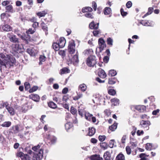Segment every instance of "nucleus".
<instances>
[{
  "label": "nucleus",
  "instance_id": "1a4fd4ad",
  "mask_svg": "<svg viewBox=\"0 0 160 160\" xmlns=\"http://www.w3.org/2000/svg\"><path fill=\"white\" fill-rule=\"evenodd\" d=\"M12 28L10 25L7 24L1 25L0 26V30L1 31L9 32L12 31Z\"/></svg>",
  "mask_w": 160,
  "mask_h": 160
},
{
  "label": "nucleus",
  "instance_id": "0e129e2a",
  "mask_svg": "<svg viewBox=\"0 0 160 160\" xmlns=\"http://www.w3.org/2000/svg\"><path fill=\"white\" fill-rule=\"evenodd\" d=\"M39 26V23L37 22L35 23H33L32 24V26L33 28L34 29H36V28Z\"/></svg>",
  "mask_w": 160,
  "mask_h": 160
},
{
  "label": "nucleus",
  "instance_id": "f8f14e48",
  "mask_svg": "<svg viewBox=\"0 0 160 160\" xmlns=\"http://www.w3.org/2000/svg\"><path fill=\"white\" fill-rule=\"evenodd\" d=\"M72 62L74 65H76L79 62L78 54L77 52L75 55H74L71 59Z\"/></svg>",
  "mask_w": 160,
  "mask_h": 160
},
{
  "label": "nucleus",
  "instance_id": "bf43d9fd",
  "mask_svg": "<svg viewBox=\"0 0 160 160\" xmlns=\"http://www.w3.org/2000/svg\"><path fill=\"white\" fill-rule=\"evenodd\" d=\"M25 89V90H28L30 88V85L28 82H25L24 83Z\"/></svg>",
  "mask_w": 160,
  "mask_h": 160
},
{
  "label": "nucleus",
  "instance_id": "39448f33",
  "mask_svg": "<svg viewBox=\"0 0 160 160\" xmlns=\"http://www.w3.org/2000/svg\"><path fill=\"white\" fill-rule=\"evenodd\" d=\"M151 124L150 122L148 120H142L140 122V125L147 130H149V126Z\"/></svg>",
  "mask_w": 160,
  "mask_h": 160
},
{
  "label": "nucleus",
  "instance_id": "a18cd8bd",
  "mask_svg": "<svg viewBox=\"0 0 160 160\" xmlns=\"http://www.w3.org/2000/svg\"><path fill=\"white\" fill-rule=\"evenodd\" d=\"M14 129V133H17L19 131V126L18 125H16L13 127Z\"/></svg>",
  "mask_w": 160,
  "mask_h": 160
},
{
  "label": "nucleus",
  "instance_id": "4be33fe9",
  "mask_svg": "<svg viewBox=\"0 0 160 160\" xmlns=\"http://www.w3.org/2000/svg\"><path fill=\"white\" fill-rule=\"evenodd\" d=\"M6 12H14L13 7L11 5H9L6 7Z\"/></svg>",
  "mask_w": 160,
  "mask_h": 160
},
{
  "label": "nucleus",
  "instance_id": "412c9836",
  "mask_svg": "<svg viewBox=\"0 0 160 160\" xmlns=\"http://www.w3.org/2000/svg\"><path fill=\"white\" fill-rule=\"evenodd\" d=\"M112 10L110 8L106 7L104 9L103 12L105 15H108L111 13Z\"/></svg>",
  "mask_w": 160,
  "mask_h": 160
},
{
  "label": "nucleus",
  "instance_id": "8fccbe9b",
  "mask_svg": "<svg viewBox=\"0 0 160 160\" xmlns=\"http://www.w3.org/2000/svg\"><path fill=\"white\" fill-rule=\"evenodd\" d=\"M27 52L31 56H34L35 55V53L33 52V50L31 49H27Z\"/></svg>",
  "mask_w": 160,
  "mask_h": 160
},
{
  "label": "nucleus",
  "instance_id": "79ce46f5",
  "mask_svg": "<svg viewBox=\"0 0 160 160\" xmlns=\"http://www.w3.org/2000/svg\"><path fill=\"white\" fill-rule=\"evenodd\" d=\"M107 76V74L104 70H101V78H104Z\"/></svg>",
  "mask_w": 160,
  "mask_h": 160
},
{
  "label": "nucleus",
  "instance_id": "2eb2a0df",
  "mask_svg": "<svg viewBox=\"0 0 160 160\" xmlns=\"http://www.w3.org/2000/svg\"><path fill=\"white\" fill-rule=\"evenodd\" d=\"M135 109L140 112H143L146 110V107L144 105H138L135 107Z\"/></svg>",
  "mask_w": 160,
  "mask_h": 160
},
{
  "label": "nucleus",
  "instance_id": "c03bdc74",
  "mask_svg": "<svg viewBox=\"0 0 160 160\" xmlns=\"http://www.w3.org/2000/svg\"><path fill=\"white\" fill-rule=\"evenodd\" d=\"M146 149L148 150H152V144L151 143H147L146 145Z\"/></svg>",
  "mask_w": 160,
  "mask_h": 160
},
{
  "label": "nucleus",
  "instance_id": "bb28decb",
  "mask_svg": "<svg viewBox=\"0 0 160 160\" xmlns=\"http://www.w3.org/2000/svg\"><path fill=\"white\" fill-rule=\"evenodd\" d=\"M47 138L51 142L52 144L56 142L57 140V138L53 136L50 137L49 135L48 136Z\"/></svg>",
  "mask_w": 160,
  "mask_h": 160
},
{
  "label": "nucleus",
  "instance_id": "f257e3e1",
  "mask_svg": "<svg viewBox=\"0 0 160 160\" xmlns=\"http://www.w3.org/2000/svg\"><path fill=\"white\" fill-rule=\"evenodd\" d=\"M15 62V58L11 55H7L5 61H3L0 59V65L4 66L6 68H10L13 67Z\"/></svg>",
  "mask_w": 160,
  "mask_h": 160
},
{
  "label": "nucleus",
  "instance_id": "4d7b16f0",
  "mask_svg": "<svg viewBox=\"0 0 160 160\" xmlns=\"http://www.w3.org/2000/svg\"><path fill=\"white\" fill-rule=\"evenodd\" d=\"M120 12L122 15L123 17L126 16L127 14V12H124L122 8L121 9Z\"/></svg>",
  "mask_w": 160,
  "mask_h": 160
},
{
  "label": "nucleus",
  "instance_id": "cd10ccee",
  "mask_svg": "<svg viewBox=\"0 0 160 160\" xmlns=\"http://www.w3.org/2000/svg\"><path fill=\"white\" fill-rule=\"evenodd\" d=\"M117 80L116 78H111L108 79V83L110 84H115Z\"/></svg>",
  "mask_w": 160,
  "mask_h": 160
},
{
  "label": "nucleus",
  "instance_id": "9d476101",
  "mask_svg": "<svg viewBox=\"0 0 160 160\" xmlns=\"http://www.w3.org/2000/svg\"><path fill=\"white\" fill-rule=\"evenodd\" d=\"M85 117V118L89 121H91L92 120V122L93 123H95L96 122V118L93 117L92 114L88 112L86 113Z\"/></svg>",
  "mask_w": 160,
  "mask_h": 160
},
{
  "label": "nucleus",
  "instance_id": "6ab92c4d",
  "mask_svg": "<svg viewBox=\"0 0 160 160\" xmlns=\"http://www.w3.org/2000/svg\"><path fill=\"white\" fill-rule=\"evenodd\" d=\"M85 55H90L92 54L93 51L91 49H88L84 50L83 52Z\"/></svg>",
  "mask_w": 160,
  "mask_h": 160
},
{
  "label": "nucleus",
  "instance_id": "5701e85b",
  "mask_svg": "<svg viewBox=\"0 0 160 160\" xmlns=\"http://www.w3.org/2000/svg\"><path fill=\"white\" fill-rule=\"evenodd\" d=\"M95 132V129L93 128L92 127L91 128H89L88 129V135L90 136H92L93 135Z\"/></svg>",
  "mask_w": 160,
  "mask_h": 160
},
{
  "label": "nucleus",
  "instance_id": "a211bd4d",
  "mask_svg": "<svg viewBox=\"0 0 160 160\" xmlns=\"http://www.w3.org/2000/svg\"><path fill=\"white\" fill-rule=\"evenodd\" d=\"M41 26L42 29H43V31L45 32L46 35H47L48 34V28L47 25L45 23H44L43 22H42L41 24Z\"/></svg>",
  "mask_w": 160,
  "mask_h": 160
},
{
  "label": "nucleus",
  "instance_id": "3c124183",
  "mask_svg": "<svg viewBox=\"0 0 160 160\" xmlns=\"http://www.w3.org/2000/svg\"><path fill=\"white\" fill-rule=\"evenodd\" d=\"M126 150L127 154L130 155L131 153V149L129 146H127L126 147Z\"/></svg>",
  "mask_w": 160,
  "mask_h": 160
},
{
  "label": "nucleus",
  "instance_id": "37998d69",
  "mask_svg": "<svg viewBox=\"0 0 160 160\" xmlns=\"http://www.w3.org/2000/svg\"><path fill=\"white\" fill-rule=\"evenodd\" d=\"M140 23L143 26H148L149 21L148 20H142L141 21Z\"/></svg>",
  "mask_w": 160,
  "mask_h": 160
},
{
  "label": "nucleus",
  "instance_id": "5fc2aeb1",
  "mask_svg": "<svg viewBox=\"0 0 160 160\" xmlns=\"http://www.w3.org/2000/svg\"><path fill=\"white\" fill-rule=\"evenodd\" d=\"M36 29H33L32 28H29L28 31H27V33L28 34H32L33 33L36 31Z\"/></svg>",
  "mask_w": 160,
  "mask_h": 160
},
{
  "label": "nucleus",
  "instance_id": "f3484780",
  "mask_svg": "<svg viewBox=\"0 0 160 160\" xmlns=\"http://www.w3.org/2000/svg\"><path fill=\"white\" fill-rule=\"evenodd\" d=\"M99 25V23H98L96 24H95L94 22H92L90 23L89 27L91 29H96L98 28Z\"/></svg>",
  "mask_w": 160,
  "mask_h": 160
},
{
  "label": "nucleus",
  "instance_id": "680f3d73",
  "mask_svg": "<svg viewBox=\"0 0 160 160\" xmlns=\"http://www.w3.org/2000/svg\"><path fill=\"white\" fill-rule=\"evenodd\" d=\"M78 112L79 114L81 116H82L83 115V109H81L80 108V107H79L78 108Z\"/></svg>",
  "mask_w": 160,
  "mask_h": 160
},
{
  "label": "nucleus",
  "instance_id": "a878e982",
  "mask_svg": "<svg viewBox=\"0 0 160 160\" xmlns=\"http://www.w3.org/2000/svg\"><path fill=\"white\" fill-rule=\"evenodd\" d=\"M153 8L152 7L149 8L148 10V12L146 13L143 17V18H144L147 16L151 14L153 12Z\"/></svg>",
  "mask_w": 160,
  "mask_h": 160
},
{
  "label": "nucleus",
  "instance_id": "a19ab883",
  "mask_svg": "<svg viewBox=\"0 0 160 160\" xmlns=\"http://www.w3.org/2000/svg\"><path fill=\"white\" fill-rule=\"evenodd\" d=\"M72 126V124L70 122L67 123L65 125V129L67 131L70 129Z\"/></svg>",
  "mask_w": 160,
  "mask_h": 160
},
{
  "label": "nucleus",
  "instance_id": "c756f323",
  "mask_svg": "<svg viewBox=\"0 0 160 160\" xmlns=\"http://www.w3.org/2000/svg\"><path fill=\"white\" fill-rule=\"evenodd\" d=\"M92 10V8L90 7H86L82 9V12H91Z\"/></svg>",
  "mask_w": 160,
  "mask_h": 160
},
{
  "label": "nucleus",
  "instance_id": "de8ad7c7",
  "mask_svg": "<svg viewBox=\"0 0 160 160\" xmlns=\"http://www.w3.org/2000/svg\"><path fill=\"white\" fill-rule=\"evenodd\" d=\"M24 155L25 154L22 152H18L16 154V155L17 157H20L22 159H23V157Z\"/></svg>",
  "mask_w": 160,
  "mask_h": 160
},
{
  "label": "nucleus",
  "instance_id": "393cba45",
  "mask_svg": "<svg viewBox=\"0 0 160 160\" xmlns=\"http://www.w3.org/2000/svg\"><path fill=\"white\" fill-rule=\"evenodd\" d=\"M119 100L117 98H113L111 100V102L114 106H117L119 104Z\"/></svg>",
  "mask_w": 160,
  "mask_h": 160
},
{
  "label": "nucleus",
  "instance_id": "13d9d810",
  "mask_svg": "<svg viewBox=\"0 0 160 160\" xmlns=\"http://www.w3.org/2000/svg\"><path fill=\"white\" fill-rule=\"evenodd\" d=\"M114 140L113 139L110 140L109 143V146L110 148H112L114 144Z\"/></svg>",
  "mask_w": 160,
  "mask_h": 160
},
{
  "label": "nucleus",
  "instance_id": "aec40b11",
  "mask_svg": "<svg viewBox=\"0 0 160 160\" xmlns=\"http://www.w3.org/2000/svg\"><path fill=\"white\" fill-rule=\"evenodd\" d=\"M116 160H125L124 155L122 153L118 154L116 158Z\"/></svg>",
  "mask_w": 160,
  "mask_h": 160
},
{
  "label": "nucleus",
  "instance_id": "423d86ee",
  "mask_svg": "<svg viewBox=\"0 0 160 160\" xmlns=\"http://www.w3.org/2000/svg\"><path fill=\"white\" fill-rule=\"evenodd\" d=\"M43 154L42 150L38 153H34L32 157V160H41L43 157Z\"/></svg>",
  "mask_w": 160,
  "mask_h": 160
},
{
  "label": "nucleus",
  "instance_id": "49530a36",
  "mask_svg": "<svg viewBox=\"0 0 160 160\" xmlns=\"http://www.w3.org/2000/svg\"><path fill=\"white\" fill-rule=\"evenodd\" d=\"M58 54L61 55L62 58H63L65 56V51L64 50H61L58 52Z\"/></svg>",
  "mask_w": 160,
  "mask_h": 160
},
{
  "label": "nucleus",
  "instance_id": "0eeeda50",
  "mask_svg": "<svg viewBox=\"0 0 160 160\" xmlns=\"http://www.w3.org/2000/svg\"><path fill=\"white\" fill-rule=\"evenodd\" d=\"M43 154L42 150L38 153H34L32 157V160H41L43 157Z\"/></svg>",
  "mask_w": 160,
  "mask_h": 160
},
{
  "label": "nucleus",
  "instance_id": "09e8293b",
  "mask_svg": "<svg viewBox=\"0 0 160 160\" xmlns=\"http://www.w3.org/2000/svg\"><path fill=\"white\" fill-rule=\"evenodd\" d=\"M108 93L110 95L113 96L116 94V92L114 89H110L108 90Z\"/></svg>",
  "mask_w": 160,
  "mask_h": 160
},
{
  "label": "nucleus",
  "instance_id": "c9c22d12",
  "mask_svg": "<svg viewBox=\"0 0 160 160\" xmlns=\"http://www.w3.org/2000/svg\"><path fill=\"white\" fill-rule=\"evenodd\" d=\"M48 106L52 108H55L57 107V105L52 102H50L48 103Z\"/></svg>",
  "mask_w": 160,
  "mask_h": 160
},
{
  "label": "nucleus",
  "instance_id": "e2e57ef3",
  "mask_svg": "<svg viewBox=\"0 0 160 160\" xmlns=\"http://www.w3.org/2000/svg\"><path fill=\"white\" fill-rule=\"evenodd\" d=\"M105 114L108 116H109L111 114L110 110L109 109H106L104 111Z\"/></svg>",
  "mask_w": 160,
  "mask_h": 160
},
{
  "label": "nucleus",
  "instance_id": "e433bc0d",
  "mask_svg": "<svg viewBox=\"0 0 160 160\" xmlns=\"http://www.w3.org/2000/svg\"><path fill=\"white\" fill-rule=\"evenodd\" d=\"M101 51L103 50V48L104 47H106V45L105 44V42L103 40V39L101 38Z\"/></svg>",
  "mask_w": 160,
  "mask_h": 160
},
{
  "label": "nucleus",
  "instance_id": "dca6fc26",
  "mask_svg": "<svg viewBox=\"0 0 160 160\" xmlns=\"http://www.w3.org/2000/svg\"><path fill=\"white\" fill-rule=\"evenodd\" d=\"M111 154L108 151L106 152L103 155V158L105 160H113V158H111Z\"/></svg>",
  "mask_w": 160,
  "mask_h": 160
},
{
  "label": "nucleus",
  "instance_id": "864d4df0",
  "mask_svg": "<svg viewBox=\"0 0 160 160\" xmlns=\"http://www.w3.org/2000/svg\"><path fill=\"white\" fill-rule=\"evenodd\" d=\"M38 87L36 86H33L31 89H30L29 90V92L30 93L32 92L35 91L38 89Z\"/></svg>",
  "mask_w": 160,
  "mask_h": 160
},
{
  "label": "nucleus",
  "instance_id": "20e7f679",
  "mask_svg": "<svg viewBox=\"0 0 160 160\" xmlns=\"http://www.w3.org/2000/svg\"><path fill=\"white\" fill-rule=\"evenodd\" d=\"M7 37L9 39V41L13 43H18V39L16 36L12 33H8L7 34Z\"/></svg>",
  "mask_w": 160,
  "mask_h": 160
},
{
  "label": "nucleus",
  "instance_id": "052dcab7",
  "mask_svg": "<svg viewBox=\"0 0 160 160\" xmlns=\"http://www.w3.org/2000/svg\"><path fill=\"white\" fill-rule=\"evenodd\" d=\"M82 96V94H78L77 96H75L73 97V99L75 100H77L81 98Z\"/></svg>",
  "mask_w": 160,
  "mask_h": 160
},
{
  "label": "nucleus",
  "instance_id": "f704fd0d",
  "mask_svg": "<svg viewBox=\"0 0 160 160\" xmlns=\"http://www.w3.org/2000/svg\"><path fill=\"white\" fill-rule=\"evenodd\" d=\"M11 122H5L1 125V126L4 127H8L11 126Z\"/></svg>",
  "mask_w": 160,
  "mask_h": 160
},
{
  "label": "nucleus",
  "instance_id": "ddd939ff",
  "mask_svg": "<svg viewBox=\"0 0 160 160\" xmlns=\"http://www.w3.org/2000/svg\"><path fill=\"white\" fill-rule=\"evenodd\" d=\"M29 98L36 102H38L40 99V97L39 96L35 94H31L29 96Z\"/></svg>",
  "mask_w": 160,
  "mask_h": 160
},
{
  "label": "nucleus",
  "instance_id": "9b49d317",
  "mask_svg": "<svg viewBox=\"0 0 160 160\" xmlns=\"http://www.w3.org/2000/svg\"><path fill=\"white\" fill-rule=\"evenodd\" d=\"M66 42V40L64 38L62 37L59 39L58 44L60 48H62L64 47Z\"/></svg>",
  "mask_w": 160,
  "mask_h": 160
},
{
  "label": "nucleus",
  "instance_id": "ea45409f",
  "mask_svg": "<svg viewBox=\"0 0 160 160\" xmlns=\"http://www.w3.org/2000/svg\"><path fill=\"white\" fill-rule=\"evenodd\" d=\"M69 70L67 68H64L61 69V74L68 73L69 72Z\"/></svg>",
  "mask_w": 160,
  "mask_h": 160
},
{
  "label": "nucleus",
  "instance_id": "7ed1b4c3",
  "mask_svg": "<svg viewBox=\"0 0 160 160\" xmlns=\"http://www.w3.org/2000/svg\"><path fill=\"white\" fill-rule=\"evenodd\" d=\"M96 57L94 56H91L87 58V64L89 67H93L96 63Z\"/></svg>",
  "mask_w": 160,
  "mask_h": 160
},
{
  "label": "nucleus",
  "instance_id": "72a5a7b5",
  "mask_svg": "<svg viewBox=\"0 0 160 160\" xmlns=\"http://www.w3.org/2000/svg\"><path fill=\"white\" fill-rule=\"evenodd\" d=\"M52 46L53 49L55 51H58L60 48L59 45L58 43H53Z\"/></svg>",
  "mask_w": 160,
  "mask_h": 160
},
{
  "label": "nucleus",
  "instance_id": "b1692460",
  "mask_svg": "<svg viewBox=\"0 0 160 160\" xmlns=\"http://www.w3.org/2000/svg\"><path fill=\"white\" fill-rule=\"evenodd\" d=\"M6 109L7 110L8 112L11 115L13 116L14 115L15 111L13 108L10 106H9Z\"/></svg>",
  "mask_w": 160,
  "mask_h": 160
},
{
  "label": "nucleus",
  "instance_id": "603ef678",
  "mask_svg": "<svg viewBox=\"0 0 160 160\" xmlns=\"http://www.w3.org/2000/svg\"><path fill=\"white\" fill-rule=\"evenodd\" d=\"M40 62L39 64H40L42 62H44L46 60V57L43 55H41L39 58Z\"/></svg>",
  "mask_w": 160,
  "mask_h": 160
},
{
  "label": "nucleus",
  "instance_id": "7c9ffc66",
  "mask_svg": "<svg viewBox=\"0 0 160 160\" xmlns=\"http://www.w3.org/2000/svg\"><path fill=\"white\" fill-rule=\"evenodd\" d=\"M47 11H45L40 12L37 13V15L39 16V18L44 17L47 14Z\"/></svg>",
  "mask_w": 160,
  "mask_h": 160
},
{
  "label": "nucleus",
  "instance_id": "2f4dec72",
  "mask_svg": "<svg viewBox=\"0 0 160 160\" xmlns=\"http://www.w3.org/2000/svg\"><path fill=\"white\" fill-rule=\"evenodd\" d=\"M79 88L82 92H84L87 89V86L84 84H80L79 86Z\"/></svg>",
  "mask_w": 160,
  "mask_h": 160
},
{
  "label": "nucleus",
  "instance_id": "c85d7f7f",
  "mask_svg": "<svg viewBox=\"0 0 160 160\" xmlns=\"http://www.w3.org/2000/svg\"><path fill=\"white\" fill-rule=\"evenodd\" d=\"M98 42L99 44V46H98L97 48H96V53L97 55L98 56L99 59H100V57H99L100 55V45H99L100 44V38H99L98 39Z\"/></svg>",
  "mask_w": 160,
  "mask_h": 160
},
{
  "label": "nucleus",
  "instance_id": "338daca9",
  "mask_svg": "<svg viewBox=\"0 0 160 160\" xmlns=\"http://www.w3.org/2000/svg\"><path fill=\"white\" fill-rule=\"evenodd\" d=\"M109 59V56H105L103 58V62L106 63H107L108 62Z\"/></svg>",
  "mask_w": 160,
  "mask_h": 160
},
{
  "label": "nucleus",
  "instance_id": "58836bf2",
  "mask_svg": "<svg viewBox=\"0 0 160 160\" xmlns=\"http://www.w3.org/2000/svg\"><path fill=\"white\" fill-rule=\"evenodd\" d=\"M101 147L103 150H105L108 147V144L106 142H101Z\"/></svg>",
  "mask_w": 160,
  "mask_h": 160
},
{
  "label": "nucleus",
  "instance_id": "6e6d98bb",
  "mask_svg": "<svg viewBox=\"0 0 160 160\" xmlns=\"http://www.w3.org/2000/svg\"><path fill=\"white\" fill-rule=\"evenodd\" d=\"M84 15L87 18H93L92 14L89 12L85 14Z\"/></svg>",
  "mask_w": 160,
  "mask_h": 160
},
{
  "label": "nucleus",
  "instance_id": "473e14b6",
  "mask_svg": "<svg viewBox=\"0 0 160 160\" xmlns=\"http://www.w3.org/2000/svg\"><path fill=\"white\" fill-rule=\"evenodd\" d=\"M117 123H114L113 125L109 127V128L112 131H114L117 128Z\"/></svg>",
  "mask_w": 160,
  "mask_h": 160
},
{
  "label": "nucleus",
  "instance_id": "4468645a",
  "mask_svg": "<svg viewBox=\"0 0 160 160\" xmlns=\"http://www.w3.org/2000/svg\"><path fill=\"white\" fill-rule=\"evenodd\" d=\"M41 146L38 144L37 146H35L32 148V149L35 152L34 153H38L40 152V150H42V154H43V149L42 148H40Z\"/></svg>",
  "mask_w": 160,
  "mask_h": 160
},
{
  "label": "nucleus",
  "instance_id": "774afa93",
  "mask_svg": "<svg viewBox=\"0 0 160 160\" xmlns=\"http://www.w3.org/2000/svg\"><path fill=\"white\" fill-rule=\"evenodd\" d=\"M23 160H30V157L27 154H25L24 156L23 157V159H22Z\"/></svg>",
  "mask_w": 160,
  "mask_h": 160
},
{
  "label": "nucleus",
  "instance_id": "6e6552de",
  "mask_svg": "<svg viewBox=\"0 0 160 160\" xmlns=\"http://www.w3.org/2000/svg\"><path fill=\"white\" fill-rule=\"evenodd\" d=\"M68 51L69 53L72 54L75 51V44L74 42H69L68 46Z\"/></svg>",
  "mask_w": 160,
  "mask_h": 160
},
{
  "label": "nucleus",
  "instance_id": "69168bd1",
  "mask_svg": "<svg viewBox=\"0 0 160 160\" xmlns=\"http://www.w3.org/2000/svg\"><path fill=\"white\" fill-rule=\"evenodd\" d=\"M132 5V2L130 1H129L127 2L126 4V7L128 8H131Z\"/></svg>",
  "mask_w": 160,
  "mask_h": 160
},
{
  "label": "nucleus",
  "instance_id": "f03ea898",
  "mask_svg": "<svg viewBox=\"0 0 160 160\" xmlns=\"http://www.w3.org/2000/svg\"><path fill=\"white\" fill-rule=\"evenodd\" d=\"M12 53L14 56H17L18 54V51L21 49V48L18 43L12 44L11 46Z\"/></svg>",
  "mask_w": 160,
  "mask_h": 160
},
{
  "label": "nucleus",
  "instance_id": "4c0bfd02",
  "mask_svg": "<svg viewBox=\"0 0 160 160\" xmlns=\"http://www.w3.org/2000/svg\"><path fill=\"white\" fill-rule=\"evenodd\" d=\"M117 74L116 71L114 70H111L109 71L108 75L111 77L114 76Z\"/></svg>",
  "mask_w": 160,
  "mask_h": 160
}]
</instances>
